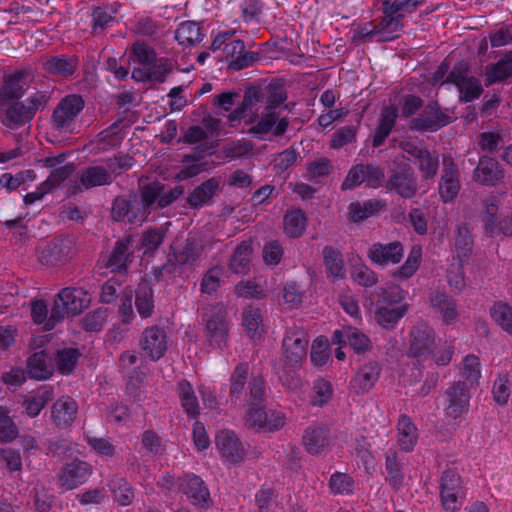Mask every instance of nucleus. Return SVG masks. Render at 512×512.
Wrapping results in <instances>:
<instances>
[{
  "label": "nucleus",
  "instance_id": "obj_5",
  "mask_svg": "<svg viewBox=\"0 0 512 512\" xmlns=\"http://www.w3.org/2000/svg\"><path fill=\"white\" fill-rule=\"evenodd\" d=\"M308 343L309 338L303 328L289 327L282 341L285 362L291 367H299L306 359Z\"/></svg>",
  "mask_w": 512,
  "mask_h": 512
},
{
  "label": "nucleus",
  "instance_id": "obj_21",
  "mask_svg": "<svg viewBox=\"0 0 512 512\" xmlns=\"http://www.w3.org/2000/svg\"><path fill=\"white\" fill-rule=\"evenodd\" d=\"M110 184V175L106 172L103 164L91 165L77 172V181L71 188V193L75 194L82 189L89 190Z\"/></svg>",
  "mask_w": 512,
  "mask_h": 512
},
{
  "label": "nucleus",
  "instance_id": "obj_46",
  "mask_svg": "<svg viewBox=\"0 0 512 512\" xmlns=\"http://www.w3.org/2000/svg\"><path fill=\"white\" fill-rule=\"evenodd\" d=\"M249 366L247 363L237 365L230 377L229 398L231 403H236L242 396L247 378Z\"/></svg>",
  "mask_w": 512,
  "mask_h": 512
},
{
  "label": "nucleus",
  "instance_id": "obj_28",
  "mask_svg": "<svg viewBox=\"0 0 512 512\" xmlns=\"http://www.w3.org/2000/svg\"><path fill=\"white\" fill-rule=\"evenodd\" d=\"M224 51L229 68L234 71L250 66L257 59V54L245 52V44L242 40H233L226 44Z\"/></svg>",
  "mask_w": 512,
  "mask_h": 512
},
{
  "label": "nucleus",
  "instance_id": "obj_37",
  "mask_svg": "<svg viewBox=\"0 0 512 512\" xmlns=\"http://www.w3.org/2000/svg\"><path fill=\"white\" fill-rule=\"evenodd\" d=\"M386 481L394 490H399L404 482L403 463L396 451L390 449L385 456Z\"/></svg>",
  "mask_w": 512,
  "mask_h": 512
},
{
  "label": "nucleus",
  "instance_id": "obj_60",
  "mask_svg": "<svg viewBox=\"0 0 512 512\" xmlns=\"http://www.w3.org/2000/svg\"><path fill=\"white\" fill-rule=\"evenodd\" d=\"M261 95L257 89L248 90L243 98V101L239 107H237L229 116L231 121H236L244 118L248 111L252 112L254 106L260 102Z\"/></svg>",
  "mask_w": 512,
  "mask_h": 512
},
{
  "label": "nucleus",
  "instance_id": "obj_16",
  "mask_svg": "<svg viewBox=\"0 0 512 512\" xmlns=\"http://www.w3.org/2000/svg\"><path fill=\"white\" fill-rule=\"evenodd\" d=\"M93 473V467L86 461L73 460L58 473L59 485L66 491L86 483Z\"/></svg>",
  "mask_w": 512,
  "mask_h": 512
},
{
  "label": "nucleus",
  "instance_id": "obj_58",
  "mask_svg": "<svg viewBox=\"0 0 512 512\" xmlns=\"http://www.w3.org/2000/svg\"><path fill=\"white\" fill-rule=\"evenodd\" d=\"M116 10L113 7H97L92 14V31L94 34L110 27L115 21Z\"/></svg>",
  "mask_w": 512,
  "mask_h": 512
},
{
  "label": "nucleus",
  "instance_id": "obj_59",
  "mask_svg": "<svg viewBox=\"0 0 512 512\" xmlns=\"http://www.w3.org/2000/svg\"><path fill=\"white\" fill-rule=\"evenodd\" d=\"M224 269L222 266H214L210 268L202 278L200 290L206 294L215 293L221 286Z\"/></svg>",
  "mask_w": 512,
  "mask_h": 512
},
{
  "label": "nucleus",
  "instance_id": "obj_29",
  "mask_svg": "<svg viewBox=\"0 0 512 512\" xmlns=\"http://www.w3.org/2000/svg\"><path fill=\"white\" fill-rule=\"evenodd\" d=\"M78 64V59L75 56H48L43 62V69L52 76L69 78L77 70Z\"/></svg>",
  "mask_w": 512,
  "mask_h": 512
},
{
  "label": "nucleus",
  "instance_id": "obj_41",
  "mask_svg": "<svg viewBox=\"0 0 512 512\" xmlns=\"http://www.w3.org/2000/svg\"><path fill=\"white\" fill-rule=\"evenodd\" d=\"M252 255V247L249 242L240 243L234 250L230 262L229 268L233 273L236 274H247L250 269V261Z\"/></svg>",
  "mask_w": 512,
  "mask_h": 512
},
{
  "label": "nucleus",
  "instance_id": "obj_43",
  "mask_svg": "<svg viewBox=\"0 0 512 512\" xmlns=\"http://www.w3.org/2000/svg\"><path fill=\"white\" fill-rule=\"evenodd\" d=\"M383 14L382 20L378 24H375L379 35L377 41L379 42H387L395 39L397 37L396 33L403 28L402 16H393L389 13Z\"/></svg>",
  "mask_w": 512,
  "mask_h": 512
},
{
  "label": "nucleus",
  "instance_id": "obj_50",
  "mask_svg": "<svg viewBox=\"0 0 512 512\" xmlns=\"http://www.w3.org/2000/svg\"><path fill=\"white\" fill-rule=\"evenodd\" d=\"M108 486L115 501H117L119 505L127 506L132 502L134 492L126 479L119 476H113L110 478Z\"/></svg>",
  "mask_w": 512,
  "mask_h": 512
},
{
  "label": "nucleus",
  "instance_id": "obj_38",
  "mask_svg": "<svg viewBox=\"0 0 512 512\" xmlns=\"http://www.w3.org/2000/svg\"><path fill=\"white\" fill-rule=\"evenodd\" d=\"M397 443L404 451H411L418 439L417 428L407 415H401L397 423Z\"/></svg>",
  "mask_w": 512,
  "mask_h": 512
},
{
  "label": "nucleus",
  "instance_id": "obj_14",
  "mask_svg": "<svg viewBox=\"0 0 512 512\" xmlns=\"http://www.w3.org/2000/svg\"><path fill=\"white\" fill-rule=\"evenodd\" d=\"M205 337L213 348L223 349L227 345L229 326L222 306H215L205 318Z\"/></svg>",
  "mask_w": 512,
  "mask_h": 512
},
{
  "label": "nucleus",
  "instance_id": "obj_35",
  "mask_svg": "<svg viewBox=\"0 0 512 512\" xmlns=\"http://www.w3.org/2000/svg\"><path fill=\"white\" fill-rule=\"evenodd\" d=\"M397 118L398 109L396 106L390 105L382 109L379 125L377 126L373 137L374 147H379L384 143L385 139L389 136L395 126Z\"/></svg>",
  "mask_w": 512,
  "mask_h": 512
},
{
  "label": "nucleus",
  "instance_id": "obj_54",
  "mask_svg": "<svg viewBox=\"0 0 512 512\" xmlns=\"http://www.w3.org/2000/svg\"><path fill=\"white\" fill-rule=\"evenodd\" d=\"M416 164L424 180L432 179L437 174L439 168V155L435 151L426 149L418 157Z\"/></svg>",
  "mask_w": 512,
  "mask_h": 512
},
{
  "label": "nucleus",
  "instance_id": "obj_18",
  "mask_svg": "<svg viewBox=\"0 0 512 512\" xmlns=\"http://www.w3.org/2000/svg\"><path fill=\"white\" fill-rule=\"evenodd\" d=\"M417 188V179L414 171L407 164L399 166L386 182V189L388 191H393L405 199L414 197Z\"/></svg>",
  "mask_w": 512,
  "mask_h": 512
},
{
  "label": "nucleus",
  "instance_id": "obj_12",
  "mask_svg": "<svg viewBox=\"0 0 512 512\" xmlns=\"http://www.w3.org/2000/svg\"><path fill=\"white\" fill-rule=\"evenodd\" d=\"M470 388L466 382L456 381L444 393V412L448 418L458 419L469 410Z\"/></svg>",
  "mask_w": 512,
  "mask_h": 512
},
{
  "label": "nucleus",
  "instance_id": "obj_53",
  "mask_svg": "<svg viewBox=\"0 0 512 512\" xmlns=\"http://www.w3.org/2000/svg\"><path fill=\"white\" fill-rule=\"evenodd\" d=\"M79 356V351L74 348L58 350L54 356V363L57 370L63 375L70 374L74 370Z\"/></svg>",
  "mask_w": 512,
  "mask_h": 512
},
{
  "label": "nucleus",
  "instance_id": "obj_24",
  "mask_svg": "<svg viewBox=\"0 0 512 512\" xmlns=\"http://www.w3.org/2000/svg\"><path fill=\"white\" fill-rule=\"evenodd\" d=\"M403 245L399 241L390 243H374L368 251V257L373 263L387 266L398 264L403 258Z\"/></svg>",
  "mask_w": 512,
  "mask_h": 512
},
{
  "label": "nucleus",
  "instance_id": "obj_62",
  "mask_svg": "<svg viewBox=\"0 0 512 512\" xmlns=\"http://www.w3.org/2000/svg\"><path fill=\"white\" fill-rule=\"evenodd\" d=\"M85 439L88 445L102 459L108 460L115 456L116 448L108 438L86 435Z\"/></svg>",
  "mask_w": 512,
  "mask_h": 512
},
{
  "label": "nucleus",
  "instance_id": "obj_48",
  "mask_svg": "<svg viewBox=\"0 0 512 512\" xmlns=\"http://www.w3.org/2000/svg\"><path fill=\"white\" fill-rule=\"evenodd\" d=\"M460 375L463 379L461 381L466 382L470 389L475 388L481 377V364L479 358L475 355H467L462 361Z\"/></svg>",
  "mask_w": 512,
  "mask_h": 512
},
{
  "label": "nucleus",
  "instance_id": "obj_61",
  "mask_svg": "<svg viewBox=\"0 0 512 512\" xmlns=\"http://www.w3.org/2000/svg\"><path fill=\"white\" fill-rule=\"evenodd\" d=\"M490 313L493 320L504 331L512 335V307L505 303H496Z\"/></svg>",
  "mask_w": 512,
  "mask_h": 512
},
{
  "label": "nucleus",
  "instance_id": "obj_9",
  "mask_svg": "<svg viewBox=\"0 0 512 512\" xmlns=\"http://www.w3.org/2000/svg\"><path fill=\"white\" fill-rule=\"evenodd\" d=\"M436 349L434 330L426 323L416 324L410 332L408 356L417 361H426Z\"/></svg>",
  "mask_w": 512,
  "mask_h": 512
},
{
  "label": "nucleus",
  "instance_id": "obj_39",
  "mask_svg": "<svg viewBox=\"0 0 512 512\" xmlns=\"http://www.w3.org/2000/svg\"><path fill=\"white\" fill-rule=\"evenodd\" d=\"M135 306L142 318H148L154 311L153 289L148 281L138 284L135 291Z\"/></svg>",
  "mask_w": 512,
  "mask_h": 512
},
{
  "label": "nucleus",
  "instance_id": "obj_27",
  "mask_svg": "<svg viewBox=\"0 0 512 512\" xmlns=\"http://www.w3.org/2000/svg\"><path fill=\"white\" fill-rule=\"evenodd\" d=\"M380 374V364L377 361H368L356 372L351 380V387L357 394H365L374 387Z\"/></svg>",
  "mask_w": 512,
  "mask_h": 512
},
{
  "label": "nucleus",
  "instance_id": "obj_33",
  "mask_svg": "<svg viewBox=\"0 0 512 512\" xmlns=\"http://www.w3.org/2000/svg\"><path fill=\"white\" fill-rule=\"evenodd\" d=\"M430 303L441 315L444 323L449 324L458 317L456 302L445 291H433L430 295Z\"/></svg>",
  "mask_w": 512,
  "mask_h": 512
},
{
  "label": "nucleus",
  "instance_id": "obj_22",
  "mask_svg": "<svg viewBox=\"0 0 512 512\" xmlns=\"http://www.w3.org/2000/svg\"><path fill=\"white\" fill-rule=\"evenodd\" d=\"M134 237L129 235L116 241L108 259L106 266L112 271H127L128 265L134 258Z\"/></svg>",
  "mask_w": 512,
  "mask_h": 512
},
{
  "label": "nucleus",
  "instance_id": "obj_7",
  "mask_svg": "<svg viewBox=\"0 0 512 512\" xmlns=\"http://www.w3.org/2000/svg\"><path fill=\"white\" fill-rule=\"evenodd\" d=\"M76 243L72 236H60L51 240L39 252L41 263L58 266L70 261L76 255Z\"/></svg>",
  "mask_w": 512,
  "mask_h": 512
},
{
  "label": "nucleus",
  "instance_id": "obj_20",
  "mask_svg": "<svg viewBox=\"0 0 512 512\" xmlns=\"http://www.w3.org/2000/svg\"><path fill=\"white\" fill-rule=\"evenodd\" d=\"M505 177V172L500 163L492 157L482 156L473 171L472 179L484 186H495Z\"/></svg>",
  "mask_w": 512,
  "mask_h": 512
},
{
  "label": "nucleus",
  "instance_id": "obj_34",
  "mask_svg": "<svg viewBox=\"0 0 512 512\" xmlns=\"http://www.w3.org/2000/svg\"><path fill=\"white\" fill-rule=\"evenodd\" d=\"M25 71H17L4 79L0 88V106L10 101H17L24 95V87L21 81L26 77Z\"/></svg>",
  "mask_w": 512,
  "mask_h": 512
},
{
  "label": "nucleus",
  "instance_id": "obj_6",
  "mask_svg": "<svg viewBox=\"0 0 512 512\" xmlns=\"http://www.w3.org/2000/svg\"><path fill=\"white\" fill-rule=\"evenodd\" d=\"M204 245L195 236H189L180 249L168 255L167 263L161 267V273H174L177 266H194L200 260Z\"/></svg>",
  "mask_w": 512,
  "mask_h": 512
},
{
  "label": "nucleus",
  "instance_id": "obj_45",
  "mask_svg": "<svg viewBox=\"0 0 512 512\" xmlns=\"http://www.w3.org/2000/svg\"><path fill=\"white\" fill-rule=\"evenodd\" d=\"M175 39L180 45H195L203 39L201 27L198 23L193 21L182 22L175 31Z\"/></svg>",
  "mask_w": 512,
  "mask_h": 512
},
{
  "label": "nucleus",
  "instance_id": "obj_42",
  "mask_svg": "<svg viewBox=\"0 0 512 512\" xmlns=\"http://www.w3.org/2000/svg\"><path fill=\"white\" fill-rule=\"evenodd\" d=\"M177 394L188 417L196 418L199 415V403L192 385L185 379L181 380L177 384Z\"/></svg>",
  "mask_w": 512,
  "mask_h": 512
},
{
  "label": "nucleus",
  "instance_id": "obj_31",
  "mask_svg": "<svg viewBox=\"0 0 512 512\" xmlns=\"http://www.w3.org/2000/svg\"><path fill=\"white\" fill-rule=\"evenodd\" d=\"M303 445L312 455L322 453L329 446V430L323 426H310L303 435Z\"/></svg>",
  "mask_w": 512,
  "mask_h": 512
},
{
  "label": "nucleus",
  "instance_id": "obj_23",
  "mask_svg": "<svg viewBox=\"0 0 512 512\" xmlns=\"http://www.w3.org/2000/svg\"><path fill=\"white\" fill-rule=\"evenodd\" d=\"M78 404L70 396H62L51 406L52 423L59 429H68L75 422Z\"/></svg>",
  "mask_w": 512,
  "mask_h": 512
},
{
  "label": "nucleus",
  "instance_id": "obj_51",
  "mask_svg": "<svg viewBox=\"0 0 512 512\" xmlns=\"http://www.w3.org/2000/svg\"><path fill=\"white\" fill-rule=\"evenodd\" d=\"M371 445L364 437L355 439L354 454L357 464L363 466L366 473L371 474L374 471L375 459L370 450Z\"/></svg>",
  "mask_w": 512,
  "mask_h": 512
},
{
  "label": "nucleus",
  "instance_id": "obj_56",
  "mask_svg": "<svg viewBox=\"0 0 512 512\" xmlns=\"http://www.w3.org/2000/svg\"><path fill=\"white\" fill-rule=\"evenodd\" d=\"M305 214L301 210L288 212L284 217V231L287 236L295 238L305 230Z\"/></svg>",
  "mask_w": 512,
  "mask_h": 512
},
{
  "label": "nucleus",
  "instance_id": "obj_10",
  "mask_svg": "<svg viewBox=\"0 0 512 512\" xmlns=\"http://www.w3.org/2000/svg\"><path fill=\"white\" fill-rule=\"evenodd\" d=\"M384 181V170L377 164L353 166L341 184L342 190H351L362 183L369 188H378Z\"/></svg>",
  "mask_w": 512,
  "mask_h": 512
},
{
  "label": "nucleus",
  "instance_id": "obj_64",
  "mask_svg": "<svg viewBox=\"0 0 512 512\" xmlns=\"http://www.w3.org/2000/svg\"><path fill=\"white\" fill-rule=\"evenodd\" d=\"M165 238V231L163 228L149 229L143 233L141 238V246L145 254L154 253Z\"/></svg>",
  "mask_w": 512,
  "mask_h": 512
},
{
  "label": "nucleus",
  "instance_id": "obj_17",
  "mask_svg": "<svg viewBox=\"0 0 512 512\" xmlns=\"http://www.w3.org/2000/svg\"><path fill=\"white\" fill-rule=\"evenodd\" d=\"M402 299L400 294L393 298L386 292L383 295V303L380 304L375 312L376 322L385 329H393L398 321L407 312V304H397Z\"/></svg>",
  "mask_w": 512,
  "mask_h": 512
},
{
  "label": "nucleus",
  "instance_id": "obj_63",
  "mask_svg": "<svg viewBox=\"0 0 512 512\" xmlns=\"http://www.w3.org/2000/svg\"><path fill=\"white\" fill-rule=\"evenodd\" d=\"M131 55L134 62L143 66H150L156 61L155 51L141 41H136L131 47Z\"/></svg>",
  "mask_w": 512,
  "mask_h": 512
},
{
  "label": "nucleus",
  "instance_id": "obj_30",
  "mask_svg": "<svg viewBox=\"0 0 512 512\" xmlns=\"http://www.w3.org/2000/svg\"><path fill=\"white\" fill-rule=\"evenodd\" d=\"M332 341L336 344H348L357 353H363L370 348V339L364 333L353 327H344L340 330H335Z\"/></svg>",
  "mask_w": 512,
  "mask_h": 512
},
{
  "label": "nucleus",
  "instance_id": "obj_32",
  "mask_svg": "<svg viewBox=\"0 0 512 512\" xmlns=\"http://www.w3.org/2000/svg\"><path fill=\"white\" fill-rule=\"evenodd\" d=\"M483 205L485 212L482 223L485 234L489 237H497L499 235L506 236L504 217L500 220L497 218L498 204L496 199L485 200Z\"/></svg>",
  "mask_w": 512,
  "mask_h": 512
},
{
  "label": "nucleus",
  "instance_id": "obj_15",
  "mask_svg": "<svg viewBox=\"0 0 512 512\" xmlns=\"http://www.w3.org/2000/svg\"><path fill=\"white\" fill-rule=\"evenodd\" d=\"M139 346L144 356L151 361L162 358L167 350V333L158 325L146 327L141 333Z\"/></svg>",
  "mask_w": 512,
  "mask_h": 512
},
{
  "label": "nucleus",
  "instance_id": "obj_2",
  "mask_svg": "<svg viewBox=\"0 0 512 512\" xmlns=\"http://www.w3.org/2000/svg\"><path fill=\"white\" fill-rule=\"evenodd\" d=\"M48 102L45 93L36 92L24 101H13L0 106V121L10 128H18L30 122L38 111L43 110Z\"/></svg>",
  "mask_w": 512,
  "mask_h": 512
},
{
  "label": "nucleus",
  "instance_id": "obj_3",
  "mask_svg": "<svg viewBox=\"0 0 512 512\" xmlns=\"http://www.w3.org/2000/svg\"><path fill=\"white\" fill-rule=\"evenodd\" d=\"M90 297L82 288L67 287L62 289L50 311L46 329H53L55 324L70 315L80 314L89 304Z\"/></svg>",
  "mask_w": 512,
  "mask_h": 512
},
{
  "label": "nucleus",
  "instance_id": "obj_52",
  "mask_svg": "<svg viewBox=\"0 0 512 512\" xmlns=\"http://www.w3.org/2000/svg\"><path fill=\"white\" fill-rule=\"evenodd\" d=\"M134 163V159L128 154H120L106 159L102 164L110 175V182L112 183L116 177L132 168Z\"/></svg>",
  "mask_w": 512,
  "mask_h": 512
},
{
  "label": "nucleus",
  "instance_id": "obj_44",
  "mask_svg": "<svg viewBox=\"0 0 512 512\" xmlns=\"http://www.w3.org/2000/svg\"><path fill=\"white\" fill-rule=\"evenodd\" d=\"M242 325L248 336L255 339L263 332V317L259 308L246 306L242 312Z\"/></svg>",
  "mask_w": 512,
  "mask_h": 512
},
{
  "label": "nucleus",
  "instance_id": "obj_57",
  "mask_svg": "<svg viewBox=\"0 0 512 512\" xmlns=\"http://www.w3.org/2000/svg\"><path fill=\"white\" fill-rule=\"evenodd\" d=\"M421 255V248L413 247L404 264L394 272L393 276L402 280L412 277L419 268Z\"/></svg>",
  "mask_w": 512,
  "mask_h": 512
},
{
  "label": "nucleus",
  "instance_id": "obj_19",
  "mask_svg": "<svg viewBox=\"0 0 512 512\" xmlns=\"http://www.w3.org/2000/svg\"><path fill=\"white\" fill-rule=\"evenodd\" d=\"M450 123V116L442 112L437 102H430L411 122L418 131H437Z\"/></svg>",
  "mask_w": 512,
  "mask_h": 512
},
{
  "label": "nucleus",
  "instance_id": "obj_25",
  "mask_svg": "<svg viewBox=\"0 0 512 512\" xmlns=\"http://www.w3.org/2000/svg\"><path fill=\"white\" fill-rule=\"evenodd\" d=\"M287 118H279L278 112H272L264 109L258 122L249 129V133L263 139V136L272 133L274 136L283 135L288 127Z\"/></svg>",
  "mask_w": 512,
  "mask_h": 512
},
{
  "label": "nucleus",
  "instance_id": "obj_36",
  "mask_svg": "<svg viewBox=\"0 0 512 512\" xmlns=\"http://www.w3.org/2000/svg\"><path fill=\"white\" fill-rule=\"evenodd\" d=\"M54 370L51 359L45 351L35 352L27 361V371L31 378L43 380L49 378Z\"/></svg>",
  "mask_w": 512,
  "mask_h": 512
},
{
  "label": "nucleus",
  "instance_id": "obj_55",
  "mask_svg": "<svg viewBox=\"0 0 512 512\" xmlns=\"http://www.w3.org/2000/svg\"><path fill=\"white\" fill-rule=\"evenodd\" d=\"M512 75V53L505 55L497 63L493 64L487 71L489 83L505 80Z\"/></svg>",
  "mask_w": 512,
  "mask_h": 512
},
{
  "label": "nucleus",
  "instance_id": "obj_26",
  "mask_svg": "<svg viewBox=\"0 0 512 512\" xmlns=\"http://www.w3.org/2000/svg\"><path fill=\"white\" fill-rule=\"evenodd\" d=\"M215 441L218 451L227 461L238 463L244 459V447L234 432L220 431L216 434Z\"/></svg>",
  "mask_w": 512,
  "mask_h": 512
},
{
  "label": "nucleus",
  "instance_id": "obj_13",
  "mask_svg": "<svg viewBox=\"0 0 512 512\" xmlns=\"http://www.w3.org/2000/svg\"><path fill=\"white\" fill-rule=\"evenodd\" d=\"M464 490L460 476L454 470L443 472L440 481V497L445 511L456 512L462 505Z\"/></svg>",
  "mask_w": 512,
  "mask_h": 512
},
{
  "label": "nucleus",
  "instance_id": "obj_1",
  "mask_svg": "<svg viewBox=\"0 0 512 512\" xmlns=\"http://www.w3.org/2000/svg\"><path fill=\"white\" fill-rule=\"evenodd\" d=\"M157 195V187L148 183L140 188L138 194L116 197L112 205V218L118 222L129 223L146 221L152 210L156 209Z\"/></svg>",
  "mask_w": 512,
  "mask_h": 512
},
{
  "label": "nucleus",
  "instance_id": "obj_47",
  "mask_svg": "<svg viewBox=\"0 0 512 512\" xmlns=\"http://www.w3.org/2000/svg\"><path fill=\"white\" fill-rule=\"evenodd\" d=\"M322 254L328 277L343 279L345 277V269L341 253L331 246H326Z\"/></svg>",
  "mask_w": 512,
  "mask_h": 512
},
{
  "label": "nucleus",
  "instance_id": "obj_49",
  "mask_svg": "<svg viewBox=\"0 0 512 512\" xmlns=\"http://www.w3.org/2000/svg\"><path fill=\"white\" fill-rule=\"evenodd\" d=\"M454 247L459 260H464L470 255L473 248V238L467 224L456 226Z\"/></svg>",
  "mask_w": 512,
  "mask_h": 512
},
{
  "label": "nucleus",
  "instance_id": "obj_4",
  "mask_svg": "<svg viewBox=\"0 0 512 512\" xmlns=\"http://www.w3.org/2000/svg\"><path fill=\"white\" fill-rule=\"evenodd\" d=\"M81 95L70 94L62 98L53 110L52 127L60 133H72L77 126V119L84 109Z\"/></svg>",
  "mask_w": 512,
  "mask_h": 512
},
{
  "label": "nucleus",
  "instance_id": "obj_8",
  "mask_svg": "<svg viewBox=\"0 0 512 512\" xmlns=\"http://www.w3.org/2000/svg\"><path fill=\"white\" fill-rule=\"evenodd\" d=\"M437 189L441 201L445 204L454 202L460 192V171L450 155H444L442 158V169Z\"/></svg>",
  "mask_w": 512,
  "mask_h": 512
},
{
  "label": "nucleus",
  "instance_id": "obj_11",
  "mask_svg": "<svg viewBox=\"0 0 512 512\" xmlns=\"http://www.w3.org/2000/svg\"><path fill=\"white\" fill-rule=\"evenodd\" d=\"M177 489L186 495L192 505L199 509H207L212 500L210 491L201 477L188 473L177 479Z\"/></svg>",
  "mask_w": 512,
  "mask_h": 512
},
{
  "label": "nucleus",
  "instance_id": "obj_40",
  "mask_svg": "<svg viewBox=\"0 0 512 512\" xmlns=\"http://www.w3.org/2000/svg\"><path fill=\"white\" fill-rule=\"evenodd\" d=\"M219 182L211 178L197 186L188 196V203L192 208H200L207 204L218 190Z\"/></svg>",
  "mask_w": 512,
  "mask_h": 512
}]
</instances>
